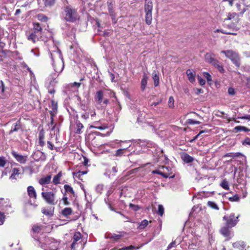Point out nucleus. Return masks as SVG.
I'll list each match as a JSON object with an SVG mask.
<instances>
[{
    "label": "nucleus",
    "instance_id": "36",
    "mask_svg": "<svg viewBox=\"0 0 250 250\" xmlns=\"http://www.w3.org/2000/svg\"><path fill=\"white\" fill-rule=\"evenodd\" d=\"M157 213L160 215L161 216H162L164 213V208L162 205H158V209L157 211Z\"/></svg>",
    "mask_w": 250,
    "mask_h": 250
},
{
    "label": "nucleus",
    "instance_id": "62",
    "mask_svg": "<svg viewBox=\"0 0 250 250\" xmlns=\"http://www.w3.org/2000/svg\"><path fill=\"white\" fill-rule=\"evenodd\" d=\"M236 14L235 13H229L228 14L227 19L230 20L234 18L235 17V16H236Z\"/></svg>",
    "mask_w": 250,
    "mask_h": 250
},
{
    "label": "nucleus",
    "instance_id": "29",
    "mask_svg": "<svg viewBox=\"0 0 250 250\" xmlns=\"http://www.w3.org/2000/svg\"><path fill=\"white\" fill-rule=\"evenodd\" d=\"M52 111H50V114L51 115H52V117H51V124H53V112H56V111H57V103H56L55 102L52 101Z\"/></svg>",
    "mask_w": 250,
    "mask_h": 250
},
{
    "label": "nucleus",
    "instance_id": "15",
    "mask_svg": "<svg viewBox=\"0 0 250 250\" xmlns=\"http://www.w3.org/2000/svg\"><path fill=\"white\" fill-rule=\"evenodd\" d=\"M21 128V125L20 121H18L15 124H14L11 127V129L9 132V134L13 133L14 132H17Z\"/></svg>",
    "mask_w": 250,
    "mask_h": 250
},
{
    "label": "nucleus",
    "instance_id": "31",
    "mask_svg": "<svg viewBox=\"0 0 250 250\" xmlns=\"http://www.w3.org/2000/svg\"><path fill=\"white\" fill-rule=\"evenodd\" d=\"M207 205L208 206H209L210 208L216 209V210H219V208L218 207L217 205L214 202L212 201H208L207 203Z\"/></svg>",
    "mask_w": 250,
    "mask_h": 250
},
{
    "label": "nucleus",
    "instance_id": "59",
    "mask_svg": "<svg viewBox=\"0 0 250 250\" xmlns=\"http://www.w3.org/2000/svg\"><path fill=\"white\" fill-rule=\"evenodd\" d=\"M62 201L63 202V204L64 205L67 206L70 204L69 202L67 200V197L64 195V196L62 198Z\"/></svg>",
    "mask_w": 250,
    "mask_h": 250
},
{
    "label": "nucleus",
    "instance_id": "26",
    "mask_svg": "<svg viewBox=\"0 0 250 250\" xmlns=\"http://www.w3.org/2000/svg\"><path fill=\"white\" fill-rule=\"evenodd\" d=\"M234 130L236 132L243 131L245 132H249L250 131V129H249L248 128L244 126H235L234 128Z\"/></svg>",
    "mask_w": 250,
    "mask_h": 250
},
{
    "label": "nucleus",
    "instance_id": "27",
    "mask_svg": "<svg viewBox=\"0 0 250 250\" xmlns=\"http://www.w3.org/2000/svg\"><path fill=\"white\" fill-rule=\"evenodd\" d=\"M62 176V172H59L56 175H55L53 179V183L55 185H57L60 183V178Z\"/></svg>",
    "mask_w": 250,
    "mask_h": 250
},
{
    "label": "nucleus",
    "instance_id": "30",
    "mask_svg": "<svg viewBox=\"0 0 250 250\" xmlns=\"http://www.w3.org/2000/svg\"><path fill=\"white\" fill-rule=\"evenodd\" d=\"M37 17L39 21L42 22H46L48 21V18L43 14H39Z\"/></svg>",
    "mask_w": 250,
    "mask_h": 250
},
{
    "label": "nucleus",
    "instance_id": "58",
    "mask_svg": "<svg viewBox=\"0 0 250 250\" xmlns=\"http://www.w3.org/2000/svg\"><path fill=\"white\" fill-rule=\"evenodd\" d=\"M216 68L221 73H224V71H225L222 65L221 64V63L220 64H219V65L217 66H216Z\"/></svg>",
    "mask_w": 250,
    "mask_h": 250
},
{
    "label": "nucleus",
    "instance_id": "8",
    "mask_svg": "<svg viewBox=\"0 0 250 250\" xmlns=\"http://www.w3.org/2000/svg\"><path fill=\"white\" fill-rule=\"evenodd\" d=\"M11 154L16 160L21 164H25L27 161V155H21L14 150L12 151Z\"/></svg>",
    "mask_w": 250,
    "mask_h": 250
},
{
    "label": "nucleus",
    "instance_id": "61",
    "mask_svg": "<svg viewBox=\"0 0 250 250\" xmlns=\"http://www.w3.org/2000/svg\"><path fill=\"white\" fill-rule=\"evenodd\" d=\"M121 236L120 235L114 234L110 237V238L114 240H119L121 238Z\"/></svg>",
    "mask_w": 250,
    "mask_h": 250
},
{
    "label": "nucleus",
    "instance_id": "64",
    "mask_svg": "<svg viewBox=\"0 0 250 250\" xmlns=\"http://www.w3.org/2000/svg\"><path fill=\"white\" fill-rule=\"evenodd\" d=\"M243 145H250V138H246L243 142Z\"/></svg>",
    "mask_w": 250,
    "mask_h": 250
},
{
    "label": "nucleus",
    "instance_id": "10",
    "mask_svg": "<svg viewBox=\"0 0 250 250\" xmlns=\"http://www.w3.org/2000/svg\"><path fill=\"white\" fill-rule=\"evenodd\" d=\"M231 227H228L225 225L224 227L221 229L220 232L224 236L230 238L231 236Z\"/></svg>",
    "mask_w": 250,
    "mask_h": 250
},
{
    "label": "nucleus",
    "instance_id": "49",
    "mask_svg": "<svg viewBox=\"0 0 250 250\" xmlns=\"http://www.w3.org/2000/svg\"><path fill=\"white\" fill-rule=\"evenodd\" d=\"M44 136L43 134H39V143L41 146H42L44 145V142L43 141Z\"/></svg>",
    "mask_w": 250,
    "mask_h": 250
},
{
    "label": "nucleus",
    "instance_id": "54",
    "mask_svg": "<svg viewBox=\"0 0 250 250\" xmlns=\"http://www.w3.org/2000/svg\"><path fill=\"white\" fill-rule=\"evenodd\" d=\"M5 86L2 81H0V93H3L4 91Z\"/></svg>",
    "mask_w": 250,
    "mask_h": 250
},
{
    "label": "nucleus",
    "instance_id": "57",
    "mask_svg": "<svg viewBox=\"0 0 250 250\" xmlns=\"http://www.w3.org/2000/svg\"><path fill=\"white\" fill-rule=\"evenodd\" d=\"M109 102L108 99H105L104 101H102V104H101L102 107H105L108 104Z\"/></svg>",
    "mask_w": 250,
    "mask_h": 250
},
{
    "label": "nucleus",
    "instance_id": "52",
    "mask_svg": "<svg viewBox=\"0 0 250 250\" xmlns=\"http://www.w3.org/2000/svg\"><path fill=\"white\" fill-rule=\"evenodd\" d=\"M188 122L189 124H190V125H199V124H201L200 122L195 121L191 119H188Z\"/></svg>",
    "mask_w": 250,
    "mask_h": 250
},
{
    "label": "nucleus",
    "instance_id": "53",
    "mask_svg": "<svg viewBox=\"0 0 250 250\" xmlns=\"http://www.w3.org/2000/svg\"><path fill=\"white\" fill-rule=\"evenodd\" d=\"M229 199L230 201H238L239 200V197L238 195L236 194L232 197H229Z\"/></svg>",
    "mask_w": 250,
    "mask_h": 250
},
{
    "label": "nucleus",
    "instance_id": "63",
    "mask_svg": "<svg viewBox=\"0 0 250 250\" xmlns=\"http://www.w3.org/2000/svg\"><path fill=\"white\" fill-rule=\"evenodd\" d=\"M228 93L230 95H234L235 94V91L234 88L229 87L228 89Z\"/></svg>",
    "mask_w": 250,
    "mask_h": 250
},
{
    "label": "nucleus",
    "instance_id": "60",
    "mask_svg": "<svg viewBox=\"0 0 250 250\" xmlns=\"http://www.w3.org/2000/svg\"><path fill=\"white\" fill-rule=\"evenodd\" d=\"M175 246H176V242H175V241H172L171 243H170L168 245L167 249V250H169V249H171L173 247H175Z\"/></svg>",
    "mask_w": 250,
    "mask_h": 250
},
{
    "label": "nucleus",
    "instance_id": "34",
    "mask_svg": "<svg viewBox=\"0 0 250 250\" xmlns=\"http://www.w3.org/2000/svg\"><path fill=\"white\" fill-rule=\"evenodd\" d=\"M82 237V235L80 232H76L74 233L73 236V241L75 242H77L79 241Z\"/></svg>",
    "mask_w": 250,
    "mask_h": 250
},
{
    "label": "nucleus",
    "instance_id": "21",
    "mask_svg": "<svg viewBox=\"0 0 250 250\" xmlns=\"http://www.w3.org/2000/svg\"><path fill=\"white\" fill-rule=\"evenodd\" d=\"M33 29H34V32H35V33H37L41 35H42V29L39 23H38V22L33 23Z\"/></svg>",
    "mask_w": 250,
    "mask_h": 250
},
{
    "label": "nucleus",
    "instance_id": "38",
    "mask_svg": "<svg viewBox=\"0 0 250 250\" xmlns=\"http://www.w3.org/2000/svg\"><path fill=\"white\" fill-rule=\"evenodd\" d=\"M174 98L173 97L170 96L168 99V106L171 108H173L174 107Z\"/></svg>",
    "mask_w": 250,
    "mask_h": 250
},
{
    "label": "nucleus",
    "instance_id": "17",
    "mask_svg": "<svg viewBox=\"0 0 250 250\" xmlns=\"http://www.w3.org/2000/svg\"><path fill=\"white\" fill-rule=\"evenodd\" d=\"M205 59L206 62L209 63H212L215 60L214 55L213 54L208 53L205 56Z\"/></svg>",
    "mask_w": 250,
    "mask_h": 250
},
{
    "label": "nucleus",
    "instance_id": "39",
    "mask_svg": "<svg viewBox=\"0 0 250 250\" xmlns=\"http://www.w3.org/2000/svg\"><path fill=\"white\" fill-rule=\"evenodd\" d=\"M64 188L65 190L67 192H70L72 194L74 193V192L73 191L72 188L68 185H65L64 186Z\"/></svg>",
    "mask_w": 250,
    "mask_h": 250
},
{
    "label": "nucleus",
    "instance_id": "4",
    "mask_svg": "<svg viewBox=\"0 0 250 250\" xmlns=\"http://www.w3.org/2000/svg\"><path fill=\"white\" fill-rule=\"evenodd\" d=\"M0 211L6 214L14 212L12 204L8 199L0 198Z\"/></svg>",
    "mask_w": 250,
    "mask_h": 250
},
{
    "label": "nucleus",
    "instance_id": "45",
    "mask_svg": "<svg viewBox=\"0 0 250 250\" xmlns=\"http://www.w3.org/2000/svg\"><path fill=\"white\" fill-rule=\"evenodd\" d=\"M203 76L205 78L207 79V80L208 82H210L212 81V78L211 75L208 73L206 72H203Z\"/></svg>",
    "mask_w": 250,
    "mask_h": 250
},
{
    "label": "nucleus",
    "instance_id": "44",
    "mask_svg": "<svg viewBox=\"0 0 250 250\" xmlns=\"http://www.w3.org/2000/svg\"><path fill=\"white\" fill-rule=\"evenodd\" d=\"M7 162L5 157H0V167H4Z\"/></svg>",
    "mask_w": 250,
    "mask_h": 250
},
{
    "label": "nucleus",
    "instance_id": "3",
    "mask_svg": "<svg viewBox=\"0 0 250 250\" xmlns=\"http://www.w3.org/2000/svg\"><path fill=\"white\" fill-rule=\"evenodd\" d=\"M153 9V3L151 0H145V21L147 25H150L152 22V11Z\"/></svg>",
    "mask_w": 250,
    "mask_h": 250
},
{
    "label": "nucleus",
    "instance_id": "33",
    "mask_svg": "<svg viewBox=\"0 0 250 250\" xmlns=\"http://www.w3.org/2000/svg\"><path fill=\"white\" fill-rule=\"evenodd\" d=\"M148 221L147 220H143L140 224L139 228L141 229H144L148 225Z\"/></svg>",
    "mask_w": 250,
    "mask_h": 250
},
{
    "label": "nucleus",
    "instance_id": "28",
    "mask_svg": "<svg viewBox=\"0 0 250 250\" xmlns=\"http://www.w3.org/2000/svg\"><path fill=\"white\" fill-rule=\"evenodd\" d=\"M153 79L154 80V84L155 86H157L158 85L159 83V77L158 75V74L155 72L154 71L153 74Z\"/></svg>",
    "mask_w": 250,
    "mask_h": 250
},
{
    "label": "nucleus",
    "instance_id": "16",
    "mask_svg": "<svg viewBox=\"0 0 250 250\" xmlns=\"http://www.w3.org/2000/svg\"><path fill=\"white\" fill-rule=\"evenodd\" d=\"M233 247L238 249L240 250H244L246 246V244L243 241H238L232 244Z\"/></svg>",
    "mask_w": 250,
    "mask_h": 250
},
{
    "label": "nucleus",
    "instance_id": "43",
    "mask_svg": "<svg viewBox=\"0 0 250 250\" xmlns=\"http://www.w3.org/2000/svg\"><path fill=\"white\" fill-rule=\"evenodd\" d=\"M139 248L140 247L135 248L134 246L131 245L128 247H125L119 249V250H134L139 249Z\"/></svg>",
    "mask_w": 250,
    "mask_h": 250
},
{
    "label": "nucleus",
    "instance_id": "40",
    "mask_svg": "<svg viewBox=\"0 0 250 250\" xmlns=\"http://www.w3.org/2000/svg\"><path fill=\"white\" fill-rule=\"evenodd\" d=\"M42 213L46 215H52L53 214V210L50 209H47L45 208H43L42 210Z\"/></svg>",
    "mask_w": 250,
    "mask_h": 250
},
{
    "label": "nucleus",
    "instance_id": "5",
    "mask_svg": "<svg viewBox=\"0 0 250 250\" xmlns=\"http://www.w3.org/2000/svg\"><path fill=\"white\" fill-rule=\"evenodd\" d=\"M221 53L224 54L226 57L230 59L237 67L240 66V58L237 53L231 50H223Z\"/></svg>",
    "mask_w": 250,
    "mask_h": 250
},
{
    "label": "nucleus",
    "instance_id": "25",
    "mask_svg": "<svg viewBox=\"0 0 250 250\" xmlns=\"http://www.w3.org/2000/svg\"><path fill=\"white\" fill-rule=\"evenodd\" d=\"M20 174V169L18 168H14L12 170V174L10 178L11 179H16V176L19 175Z\"/></svg>",
    "mask_w": 250,
    "mask_h": 250
},
{
    "label": "nucleus",
    "instance_id": "7",
    "mask_svg": "<svg viewBox=\"0 0 250 250\" xmlns=\"http://www.w3.org/2000/svg\"><path fill=\"white\" fill-rule=\"evenodd\" d=\"M42 196L45 201L50 204L55 205V193L53 192H42Z\"/></svg>",
    "mask_w": 250,
    "mask_h": 250
},
{
    "label": "nucleus",
    "instance_id": "50",
    "mask_svg": "<svg viewBox=\"0 0 250 250\" xmlns=\"http://www.w3.org/2000/svg\"><path fill=\"white\" fill-rule=\"evenodd\" d=\"M221 185L222 187L225 189H228L229 188L228 182L225 180L223 181Z\"/></svg>",
    "mask_w": 250,
    "mask_h": 250
},
{
    "label": "nucleus",
    "instance_id": "19",
    "mask_svg": "<svg viewBox=\"0 0 250 250\" xmlns=\"http://www.w3.org/2000/svg\"><path fill=\"white\" fill-rule=\"evenodd\" d=\"M181 157L182 160L186 163L192 162L194 160V158L190 156L186 153H183L181 155Z\"/></svg>",
    "mask_w": 250,
    "mask_h": 250
},
{
    "label": "nucleus",
    "instance_id": "42",
    "mask_svg": "<svg viewBox=\"0 0 250 250\" xmlns=\"http://www.w3.org/2000/svg\"><path fill=\"white\" fill-rule=\"evenodd\" d=\"M87 173V171H79L77 172L73 173V175L76 176V177L80 178V177L82 175L85 174Z\"/></svg>",
    "mask_w": 250,
    "mask_h": 250
},
{
    "label": "nucleus",
    "instance_id": "1",
    "mask_svg": "<svg viewBox=\"0 0 250 250\" xmlns=\"http://www.w3.org/2000/svg\"><path fill=\"white\" fill-rule=\"evenodd\" d=\"M50 57L52 61V65L55 73L51 74L46 79L45 84L47 86H53L57 82L55 81L59 74L61 73L63 69L64 64L62 60H59L55 62L53 58V54L50 53Z\"/></svg>",
    "mask_w": 250,
    "mask_h": 250
},
{
    "label": "nucleus",
    "instance_id": "2",
    "mask_svg": "<svg viewBox=\"0 0 250 250\" xmlns=\"http://www.w3.org/2000/svg\"><path fill=\"white\" fill-rule=\"evenodd\" d=\"M64 12V18L67 21L73 22L78 19V14L77 10L70 6H66Z\"/></svg>",
    "mask_w": 250,
    "mask_h": 250
},
{
    "label": "nucleus",
    "instance_id": "46",
    "mask_svg": "<svg viewBox=\"0 0 250 250\" xmlns=\"http://www.w3.org/2000/svg\"><path fill=\"white\" fill-rule=\"evenodd\" d=\"M129 207L130 208L135 211H138L140 208V207L138 205H134L132 203L129 204Z\"/></svg>",
    "mask_w": 250,
    "mask_h": 250
},
{
    "label": "nucleus",
    "instance_id": "22",
    "mask_svg": "<svg viewBox=\"0 0 250 250\" xmlns=\"http://www.w3.org/2000/svg\"><path fill=\"white\" fill-rule=\"evenodd\" d=\"M148 80V77L147 75L145 74H144L143 76V78L141 81V88L142 91H144L146 89V84H147V82Z\"/></svg>",
    "mask_w": 250,
    "mask_h": 250
},
{
    "label": "nucleus",
    "instance_id": "18",
    "mask_svg": "<svg viewBox=\"0 0 250 250\" xmlns=\"http://www.w3.org/2000/svg\"><path fill=\"white\" fill-rule=\"evenodd\" d=\"M186 74L188 77V80L191 83H193L195 82V73L194 71L190 69H188L186 71Z\"/></svg>",
    "mask_w": 250,
    "mask_h": 250
},
{
    "label": "nucleus",
    "instance_id": "56",
    "mask_svg": "<svg viewBox=\"0 0 250 250\" xmlns=\"http://www.w3.org/2000/svg\"><path fill=\"white\" fill-rule=\"evenodd\" d=\"M91 128H97L100 130H104L107 128V126L105 125H102V126H94V125H91L90 126Z\"/></svg>",
    "mask_w": 250,
    "mask_h": 250
},
{
    "label": "nucleus",
    "instance_id": "9",
    "mask_svg": "<svg viewBox=\"0 0 250 250\" xmlns=\"http://www.w3.org/2000/svg\"><path fill=\"white\" fill-rule=\"evenodd\" d=\"M33 158L36 161H44L46 159L45 154L40 150H37L32 154Z\"/></svg>",
    "mask_w": 250,
    "mask_h": 250
},
{
    "label": "nucleus",
    "instance_id": "11",
    "mask_svg": "<svg viewBox=\"0 0 250 250\" xmlns=\"http://www.w3.org/2000/svg\"><path fill=\"white\" fill-rule=\"evenodd\" d=\"M45 243L46 245H49L47 248L48 250H57L58 244L56 242H52L51 238H46Z\"/></svg>",
    "mask_w": 250,
    "mask_h": 250
},
{
    "label": "nucleus",
    "instance_id": "20",
    "mask_svg": "<svg viewBox=\"0 0 250 250\" xmlns=\"http://www.w3.org/2000/svg\"><path fill=\"white\" fill-rule=\"evenodd\" d=\"M51 179V175H48L40 179L39 183L41 185H44L50 183Z\"/></svg>",
    "mask_w": 250,
    "mask_h": 250
},
{
    "label": "nucleus",
    "instance_id": "51",
    "mask_svg": "<svg viewBox=\"0 0 250 250\" xmlns=\"http://www.w3.org/2000/svg\"><path fill=\"white\" fill-rule=\"evenodd\" d=\"M20 66L22 68H26L27 70L29 72H31V70L30 68L27 66V65L26 64V63L24 62H21L20 63Z\"/></svg>",
    "mask_w": 250,
    "mask_h": 250
},
{
    "label": "nucleus",
    "instance_id": "32",
    "mask_svg": "<svg viewBox=\"0 0 250 250\" xmlns=\"http://www.w3.org/2000/svg\"><path fill=\"white\" fill-rule=\"evenodd\" d=\"M42 229V226H38V225H34L32 227V231L35 233H39Z\"/></svg>",
    "mask_w": 250,
    "mask_h": 250
},
{
    "label": "nucleus",
    "instance_id": "12",
    "mask_svg": "<svg viewBox=\"0 0 250 250\" xmlns=\"http://www.w3.org/2000/svg\"><path fill=\"white\" fill-rule=\"evenodd\" d=\"M27 191L28 195L30 198H33L36 199L37 198V193L33 186H30L27 187Z\"/></svg>",
    "mask_w": 250,
    "mask_h": 250
},
{
    "label": "nucleus",
    "instance_id": "6",
    "mask_svg": "<svg viewBox=\"0 0 250 250\" xmlns=\"http://www.w3.org/2000/svg\"><path fill=\"white\" fill-rule=\"evenodd\" d=\"M239 215L235 216L234 213H231L229 215H225L223 217V220L226 221L225 225L228 227L232 228L238 223Z\"/></svg>",
    "mask_w": 250,
    "mask_h": 250
},
{
    "label": "nucleus",
    "instance_id": "23",
    "mask_svg": "<svg viewBox=\"0 0 250 250\" xmlns=\"http://www.w3.org/2000/svg\"><path fill=\"white\" fill-rule=\"evenodd\" d=\"M152 173L153 174H157L161 175L163 177L166 178H168V177L172 178L174 177V175L170 176L169 174L165 173V172H161V171H160L159 170H153L152 171Z\"/></svg>",
    "mask_w": 250,
    "mask_h": 250
},
{
    "label": "nucleus",
    "instance_id": "24",
    "mask_svg": "<svg viewBox=\"0 0 250 250\" xmlns=\"http://www.w3.org/2000/svg\"><path fill=\"white\" fill-rule=\"evenodd\" d=\"M72 213V209L70 208H65L62 211V214L65 217H67L68 215H71Z\"/></svg>",
    "mask_w": 250,
    "mask_h": 250
},
{
    "label": "nucleus",
    "instance_id": "47",
    "mask_svg": "<svg viewBox=\"0 0 250 250\" xmlns=\"http://www.w3.org/2000/svg\"><path fill=\"white\" fill-rule=\"evenodd\" d=\"M5 219V215L4 213L0 211V225L3 224Z\"/></svg>",
    "mask_w": 250,
    "mask_h": 250
},
{
    "label": "nucleus",
    "instance_id": "55",
    "mask_svg": "<svg viewBox=\"0 0 250 250\" xmlns=\"http://www.w3.org/2000/svg\"><path fill=\"white\" fill-rule=\"evenodd\" d=\"M197 78H198V80L199 81V83H200V84L201 85H204L205 84L206 81L204 79H203V78H202L201 77H200L199 76L197 77Z\"/></svg>",
    "mask_w": 250,
    "mask_h": 250
},
{
    "label": "nucleus",
    "instance_id": "35",
    "mask_svg": "<svg viewBox=\"0 0 250 250\" xmlns=\"http://www.w3.org/2000/svg\"><path fill=\"white\" fill-rule=\"evenodd\" d=\"M83 128V126L82 124H81L80 122H77V130L76 133L81 134L82 132L81 131L82 129Z\"/></svg>",
    "mask_w": 250,
    "mask_h": 250
},
{
    "label": "nucleus",
    "instance_id": "48",
    "mask_svg": "<svg viewBox=\"0 0 250 250\" xmlns=\"http://www.w3.org/2000/svg\"><path fill=\"white\" fill-rule=\"evenodd\" d=\"M45 6H50L54 3L55 0H43Z\"/></svg>",
    "mask_w": 250,
    "mask_h": 250
},
{
    "label": "nucleus",
    "instance_id": "14",
    "mask_svg": "<svg viewBox=\"0 0 250 250\" xmlns=\"http://www.w3.org/2000/svg\"><path fill=\"white\" fill-rule=\"evenodd\" d=\"M103 97V92L102 90L98 91L95 96V101L98 104H102Z\"/></svg>",
    "mask_w": 250,
    "mask_h": 250
},
{
    "label": "nucleus",
    "instance_id": "13",
    "mask_svg": "<svg viewBox=\"0 0 250 250\" xmlns=\"http://www.w3.org/2000/svg\"><path fill=\"white\" fill-rule=\"evenodd\" d=\"M40 38H41V35L35 32L31 33L27 37L28 40L31 41L34 43L39 41Z\"/></svg>",
    "mask_w": 250,
    "mask_h": 250
},
{
    "label": "nucleus",
    "instance_id": "41",
    "mask_svg": "<svg viewBox=\"0 0 250 250\" xmlns=\"http://www.w3.org/2000/svg\"><path fill=\"white\" fill-rule=\"evenodd\" d=\"M104 185L99 184L96 187V191L99 194H101L103 190Z\"/></svg>",
    "mask_w": 250,
    "mask_h": 250
},
{
    "label": "nucleus",
    "instance_id": "37",
    "mask_svg": "<svg viewBox=\"0 0 250 250\" xmlns=\"http://www.w3.org/2000/svg\"><path fill=\"white\" fill-rule=\"evenodd\" d=\"M127 149L126 148H120L116 150L115 156H121L124 153L125 151Z\"/></svg>",
    "mask_w": 250,
    "mask_h": 250
}]
</instances>
